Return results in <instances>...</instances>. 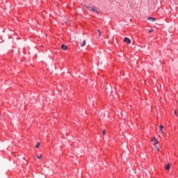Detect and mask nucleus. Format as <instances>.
<instances>
[{"label":"nucleus","mask_w":178,"mask_h":178,"mask_svg":"<svg viewBox=\"0 0 178 178\" xmlns=\"http://www.w3.org/2000/svg\"><path fill=\"white\" fill-rule=\"evenodd\" d=\"M86 46V40H83V42L81 43V47Z\"/></svg>","instance_id":"obj_8"},{"label":"nucleus","mask_w":178,"mask_h":178,"mask_svg":"<svg viewBox=\"0 0 178 178\" xmlns=\"http://www.w3.org/2000/svg\"><path fill=\"white\" fill-rule=\"evenodd\" d=\"M147 20H150L151 22H155V20H156V18L152 17H149L147 18Z\"/></svg>","instance_id":"obj_4"},{"label":"nucleus","mask_w":178,"mask_h":178,"mask_svg":"<svg viewBox=\"0 0 178 178\" xmlns=\"http://www.w3.org/2000/svg\"><path fill=\"white\" fill-rule=\"evenodd\" d=\"M102 133H103V134H105L106 131H105V130H103Z\"/></svg>","instance_id":"obj_14"},{"label":"nucleus","mask_w":178,"mask_h":178,"mask_svg":"<svg viewBox=\"0 0 178 178\" xmlns=\"http://www.w3.org/2000/svg\"><path fill=\"white\" fill-rule=\"evenodd\" d=\"M165 169L166 170H169V169H170V164H167L165 166Z\"/></svg>","instance_id":"obj_6"},{"label":"nucleus","mask_w":178,"mask_h":178,"mask_svg":"<svg viewBox=\"0 0 178 178\" xmlns=\"http://www.w3.org/2000/svg\"><path fill=\"white\" fill-rule=\"evenodd\" d=\"M42 155L37 156L38 159H41V158H42Z\"/></svg>","instance_id":"obj_10"},{"label":"nucleus","mask_w":178,"mask_h":178,"mask_svg":"<svg viewBox=\"0 0 178 178\" xmlns=\"http://www.w3.org/2000/svg\"><path fill=\"white\" fill-rule=\"evenodd\" d=\"M162 129H163V125H160L159 131H162V133H163V131H162Z\"/></svg>","instance_id":"obj_7"},{"label":"nucleus","mask_w":178,"mask_h":178,"mask_svg":"<svg viewBox=\"0 0 178 178\" xmlns=\"http://www.w3.org/2000/svg\"><path fill=\"white\" fill-rule=\"evenodd\" d=\"M97 31H98L99 35V37H100V36H101V31H100V30H98Z\"/></svg>","instance_id":"obj_11"},{"label":"nucleus","mask_w":178,"mask_h":178,"mask_svg":"<svg viewBox=\"0 0 178 178\" xmlns=\"http://www.w3.org/2000/svg\"><path fill=\"white\" fill-rule=\"evenodd\" d=\"M174 113L176 116H177V112H176V111H174Z\"/></svg>","instance_id":"obj_12"},{"label":"nucleus","mask_w":178,"mask_h":178,"mask_svg":"<svg viewBox=\"0 0 178 178\" xmlns=\"http://www.w3.org/2000/svg\"><path fill=\"white\" fill-rule=\"evenodd\" d=\"M124 42H126V44H131V40L129 38H124Z\"/></svg>","instance_id":"obj_2"},{"label":"nucleus","mask_w":178,"mask_h":178,"mask_svg":"<svg viewBox=\"0 0 178 178\" xmlns=\"http://www.w3.org/2000/svg\"><path fill=\"white\" fill-rule=\"evenodd\" d=\"M86 8H87L88 10H90V12H95V13H98V10H97V9H95V7L86 6Z\"/></svg>","instance_id":"obj_1"},{"label":"nucleus","mask_w":178,"mask_h":178,"mask_svg":"<svg viewBox=\"0 0 178 178\" xmlns=\"http://www.w3.org/2000/svg\"><path fill=\"white\" fill-rule=\"evenodd\" d=\"M152 141H155V143H154V145H156V144H158V140H156V138L153 137L152 138Z\"/></svg>","instance_id":"obj_3"},{"label":"nucleus","mask_w":178,"mask_h":178,"mask_svg":"<svg viewBox=\"0 0 178 178\" xmlns=\"http://www.w3.org/2000/svg\"><path fill=\"white\" fill-rule=\"evenodd\" d=\"M157 151L159 152V151H161V149H159V147L157 148Z\"/></svg>","instance_id":"obj_15"},{"label":"nucleus","mask_w":178,"mask_h":178,"mask_svg":"<svg viewBox=\"0 0 178 178\" xmlns=\"http://www.w3.org/2000/svg\"><path fill=\"white\" fill-rule=\"evenodd\" d=\"M61 49H63V51H66V49H67V46L65 44H62Z\"/></svg>","instance_id":"obj_5"},{"label":"nucleus","mask_w":178,"mask_h":178,"mask_svg":"<svg viewBox=\"0 0 178 178\" xmlns=\"http://www.w3.org/2000/svg\"><path fill=\"white\" fill-rule=\"evenodd\" d=\"M152 31H154V30L151 29L150 31H149V33H152Z\"/></svg>","instance_id":"obj_13"},{"label":"nucleus","mask_w":178,"mask_h":178,"mask_svg":"<svg viewBox=\"0 0 178 178\" xmlns=\"http://www.w3.org/2000/svg\"><path fill=\"white\" fill-rule=\"evenodd\" d=\"M35 148H40V143L36 144Z\"/></svg>","instance_id":"obj_9"}]
</instances>
